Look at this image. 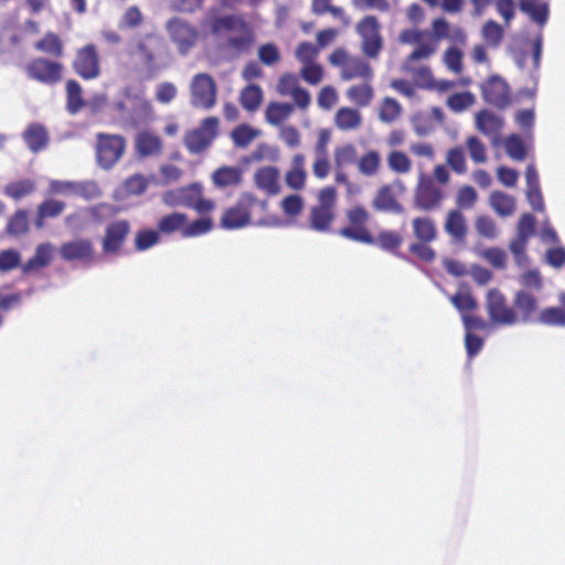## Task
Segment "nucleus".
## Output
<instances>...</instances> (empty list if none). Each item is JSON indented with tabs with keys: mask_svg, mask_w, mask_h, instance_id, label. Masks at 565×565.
I'll return each instance as SVG.
<instances>
[{
	"mask_svg": "<svg viewBox=\"0 0 565 565\" xmlns=\"http://www.w3.org/2000/svg\"><path fill=\"white\" fill-rule=\"evenodd\" d=\"M120 95L122 98L110 104V111L118 122L136 128L151 119V104L145 98L141 90L126 86L121 89Z\"/></svg>",
	"mask_w": 565,
	"mask_h": 565,
	"instance_id": "1",
	"label": "nucleus"
},
{
	"mask_svg": "<svg viewBox=\"0 0 565 565\" xmlns=\"http://www.w3.org/2000/svg\"><path fill=\"white\" fill-rule=\"evenodd\" d=\"M217 86L207 73L195 74L190 83V103L194 108L210 110L216 104Z\"/></svg>",
	"mask_w": 565,
	"mask_h": 565,
	"instance_id": "2",
	"label": "nucleus"
},
{
	"mask_svg": "<svg viewBox=\"0 0 565 565\" xmlns=\"http://www.w3.org/2000/svg\"><path fill=\"white\" fill-rule=\"evenodd\" d=\"M218 119L206 117L198 128L184 135V146L191 154H200L205 151L217 136Z\"/></svg>",
	"mask_w": 565,
	"mask_h": 565,
	"instance_id": "3",
	"label": "nucleus"
},
{
	"mask_svg": "<svg viewBox=\"0 0 565 565\" xmlns=\"http://www.w3.org/2000/svg\"><path fill=\"white\" fill-rule=\"evenodd\" d=\"M126 149V140L119 135H97L96 158L97 163L104 170L111 169L122 157Z\"/></svg>",
	"mask_w": 565,
	"mask_h": 565,
	"instance_id": "4",
	"label": "nucleus"
},
{
	"mask_svg": "<svg viewBox=\"0 0 565 565\" xmlns=\"http://www.w3.org/2000/svg\"><path fill=\"white\" fill-rule=\"evenodd\" d=\"M486 308L490 320L500 326H514L518 315L508 306L507 297L498 288H491L486 296Z\"/></svg>",
	"mask_w": 565,
	"mask_h": 565,
	"instance_id": "5",
	"label": "nucleus"
},
{
	"mask_svg": "<svg viewBox=\"0 0 565 565\" xmlns=\"http://www.w3.org/2000/svg\"><path fill=\"white\" fill-rule=\"evenodd\" d=\"M166 29L170 40L175 44L181 55H186L198 42V29L181 18L170 19L166 24Z\"/></svg>",
	"mask_w": 565,
	"mask_h": 565,
	"instance_id": "6",
	"label": "nucleus"
},
{
	"mask_svg": "<svg viewBox=\"0 0 565 565\" xmlns=\"http://www.w3.org/2000/svg\"><path fill=\"white\" fill-rule=\"evenodd\" d=\"M256 196L250 192L243 193L234 206L228 207L222 218L221 226L225 230H238L250 223V209Z\"/></svg>",
	"mask_w": 565,
	"mask_h": 565,
	"instance_id": "7",
	"label": "nucleus"
},
{
	"mask_svg": "<svg viewBox=\"0 0 565 565\" xmlns=\"http://www.w3.org/2000/svg\"><path fill=\"white\" fill-rule=\"evenodd\" d=\"M444 199L443 190L434 184L430 177L422 173L414 192V207L420 211H433L441 205Z\"/></svg>",
	"mask_w": 565,
	"mask_h": 565,
	"instance_id": "8",
	"label": "nucleus"
},
{
	"mask_svg": "<svg viewBox=\"0 0 565 565\" xmlns=\"http://www.w3.org/2000/svg\"><path fill=\"white\" fill-rule=\"evenodd\" d=\"M381 24L375 15H366L356 24V32L362 39V51L367 57H376L382 47Z\"/></svg>",
	"mask_w": 565,
	"mask_h": 565,
	"instance_id": "9",
	"label": "nucleus"
},
{
	"mask_svg": "<svg viewBox=\"0 0 565 565\" xmlns=\"http://www.w3.org/2000/svg\"><path fill=\"white\" fill-rule=\"evenodd\" d=\"M74 72L83 79H95L100 75V62L95 44H87L76 51L73 61Z\"/></svg>",
	"mask_w": 565,
	"mask_h": 565,
	"instance_id": "10",
	"label": "nucleus"
},
{
	"mask_svg": "<svg viewBox=\"0 0 565 565\" xmlns=\"http://www.w3.org/2000/svg\"><path fill=\"white\" fill-rule=\"evenodd\" d=\"M483 100L498 109H505L510 103V87L500 75H491L481 85Z\"/></svg>",
	"mask_w": 565,
	"mask_h": 565,
	"instance_id": "11",
	"label": "nucleus"
},
{
	"mask_svg": "<svg viewBox=\"0 0 565 565\" xmlns=\"http://www.w3.org/2000/svg\"><path fill=\"white\" fill-rule=\"evenodd\" d=\"M130 233V224L127 220H116L107 224L102 241V249L105 255L119 252Z\"/></svg>",
	"mask_w": 565,
	"mask_h": 565,
	"instance_id": "12",
	"label": "nucleus"
},
{
	"mask_svg": "<svg viewBox=\"0 0 565 565\" xmlns=\"http://www.w3.org/2000/svg\"><path fill=\"white\" fill-rule=\"evenodd\" d=\"M26 72L30 78L52 85L61 79L62 65L58 62L39 57L29 63Z\"/></svg>",
	"mask_w": 565,
	"mask_h": 565,
	"instance_id": "13",
	"label": "nucleus"
},
{
	"mask_svg": "<svg viewBox=\"0 0 565 565\" xmlns=\"http://www.w3.org/2000/svg\"><path fill=\"white\" fill-rule=\"evenodd\" d=\"M513 309L518 315V323H535L539 311V299L529 290L520 289L514 292Z\"/></svg>",
	"mask_w": 565,
	"mask_h": 565,
	"instance_id": "14",
	"label": "nucleus"
},
{
	"mask_svg": "<svg viewBox=\"0 0 565 565\" xmlns=\"http://www.w3.org/2000/svg\"><path fill=\"white\" fill-rule=\"evenodd\" d=\"M60 256L65 262L90 264L94 259V246L88 238H77L60 246Z\"/></svg>",
	"mask_w": 565,
	"mask_h": 565,
	"instance_id": "15",
	"label": "nucleus"
},
{
	"mask_svg": "<svg viewBox=\"0 0 565 565\" xmlns=\"http://www.w3.org/2000/svg\"><path fill=\"white\" fill-rule=\"evenodd\" d=\"M525 198L531 209L536 213L545 211V202L540 184V177L534 164H529L525 169Z\"/></svg>",
	"mask_w": 565,
	"mask_h": 565,
	"instance_id": "16",
	"label": "nucleus"
},
{
	"mask_svg": "<svg viewBox=\"0 0 565 565\" xmlns=\"http://www.w3.org/2000/svg\"><path fill=\"white\" fill-rule=\"evenodd\" d=\"M203 191V186L199 182H193L185 186L169 190L163 193L162 202L170 207H189L193 205L194 195Z\"/></svg>",
	"mask_w": 565,
	"mask_h": 565,
	"instance_id": "17",
	"label": "nucleus"
},
{
	"mask_svg": "<svg viewBox=\"0 0 565 565\" xmlns=\"http://www.w3.org/2000/svg\"><path fill=\"white\" fill-rule=\"evenodd\" d=\"M22 139L26 148L33 153H39L46 149L50 141L49 131L45 126L35 121L28 125L22 132Z\"/></svg>",
	"mask_w": 565,
	"mask_h": 565,
	"instance_id": "18",
	"label": "nucleus"
},
{
	"mask_svg": "<svg viewBox=\"0 0 565 565\" xmlns=\"http://www.w3.org/2000/svg\"><path fill=\"white\" fill-rule=\"evenodd\" d=\"M374 210L383 213L404 214V206L397 201L392 185L385 184L381 186L373 201Z\"/></svg>",
	"mask_w": 565,
	"mask_h": 565,
	"instance_id": "19",
	"label": "nucleus"
},
{
	"mask_svg": "<svg viewBox=\"0 0 565 565\" xmlns=\"http://www.w3.org/2000/svg\"><path fill=\"white\" fill-rule=\"evenodd\" d=\"M504 119L488 109H482L476 115V127L486 136H493V143L498 142V135L503 128Z\"/></svg>",
	"mask_w": 565,
	"mask_h": 565,
	"instance_id": "20",
	"label": "nucleus"
},
{
	"mask_svg": "<svg viewBox=\"0 0 565 565\" xmlns=\"http://www.w3.org/2000/svg\"><path fill=\"white\" fill-rule=\"evenodd\" d=\"M531 52L532 68L529 72V79L539 85L540 82V68L543 56L544 34L542 30H539L530 40H527Z\"/></svg>",
	"mask_w": 565,
	"mask_h": 565,
	"instance_id": "21",
	"label": "nucleus"
},
{
	"mask_svg": "<svg viewBox=\"0 0 565 565\" xmlns=\"http://www.w3.org/2000/svg\"><path fill=\"white\" fill-rule=\"evenodd\" d=\"M519 8L522 13L529 17V19L535 23L543 31L550 19V3L548 1H541L537 3L530 1H520Z\"/></svg>",
	"mask_w": 565,
	"mask_h": 565,
	"instance_id": "22",
	"label": "nucleus"
},
{
	"mask_svg": "<svg viewBox=\"0 0 565 565\" xmlns=\"http://www.w3.org/2000/svg\"><path fill=\"white\" fill-rule=\"evenodd\" d=\"M561 307H546L536 317L539 324L547 327H565V292L558 295Z\"/></svg>",
	"mask_w": 565,
	"mask_h": 565,
	"instance_id": "23",
	"label": "nucleus"
},
{
	"mask_svg": "<svg viewBox=\"0 0 565 565\" xmlns=\"http://www.w3.org/2000/svg\"><path fill=\"white\" fill-rule=\"evenodd\" d=\"M278 178L279 170L273 166L260 168L254 174L256 186L264 190L268 195H275L279 192Z\"/></svg>",
	"mask_w": 565,
	"mask_h": 565,
	"instance_id": "24",
	"label": "nucleus"
},
{
	"mask_svg": "<svg viewBox=\"0 0 565 565\" xmlns=\"http://www.w3.org/2000/svg\"><path fill=\"white\" fill-rule=\"evenodd\" d=\"M402 243L403 237L397 232L388 230L381 231L375 238V244H377L381 249L394 254L396 257L408 264H414L409 256L397 252V248L402 245Z\"/></svg>",
	"mask_w": 565,
	"mask_h": 565,
	"instance_id": "25",
	"label": "nucleus"
},
{
	"mask_svg": "<svg viewBox=\"0 0 565 565\" xmlns=\"http://www.w3.org/2000/svg\"><path fill=\"white\" fill-rule=\"evenodd\" d=\"M243 180V170L239 167L223 166L212 173L213 184L217 189L238 185Z\"/></svg>",
	"mask_w": 565,
	"mask_h": 565,
	"instance_id": "26",
	"label": "nucleus"
},
{
	"mask_svg": "<svg viewBox=\"0 0 565 565\" xmlns=\"http://www.w3.org/2000/svg\"><path fill=\"white\" fill-rule=\"evenodd\" d=\"M53 245L51 243H42L36 246L34 255L21 266L23 274L46 267L52 260Z\"/></svg>",
	"mask_w": 565,
	"mask_h": 565,
	"instance_id": "27",
	"label": "nucleus"
},
{
	"mask_svg": "<svg viewBox=\"0 0 565 565\" xmlns=\"http://www.w3.org/2000/svg\"><path fill=\"white\" fill-rule=\"evenodd\" d=\"M373 71L370 64L361 57H351L341 72V78L351 81L354 78L372 79Z\"/></svg>",
	"mask_w": 565,
	"mask_h": 565,
	"instance_id": "28",
	"label": "nucleus"
},
{
	"mask_svg": "<svg viewBox=\"0 0 565 565\" xmlns=\"http://www.w3.org/2000/svg\"><path fill=\"white\" fill-rule=\"evenodd\" d=\"M135 146L138 156L141 158L159 154L162 149L161 139L147 131L137 135Z\"/></svg>",
	"mask_w": 565,
	"mask_h": 565,
	"instance_id": "29",
	"label": "nucleus"
},
{
	"mask_svg": "<svg viewBox=\"0 0 565 565\" xmlns=\"http://www.w3.org/2000/svg\"><path fill=\"white\" fill-rule=\"evenodd\" d=\"M334 220V212L331 209L312 206L309 214V226L312 231L328 233L331 231V223Z\"/></svg>",
	"mask_w": 565,
	"mask_h": 565,
	"instance_id": "30",
	"label": "nucleus"
},
{
	"mask_svg": "<svg viewBox=\"0 0 565 565\" xmlns=\"http://www.w3.org/2000/svg\"><path fill=\"white\" fill-rule=\"evenodd\" d=\"M414 236L418 242L430 243L437 238V227L428 216L415 217L412 222Z\"/></svg>",
	"mask_w": 565,
	"mask_h": 565,
	"instance_id": "31",
	"label": "nucleus"
},
{
	"mask_svg": "<svg viewBox=\"0 0 565 565\" xmlns=\"http://www.w3.org/2000/svg\"><path fill=\"white\" fill-rule=\"evenodd\" d=\"M445 231L456 241H462L467 234V225L459 210H450L445 222Z\"/></svg>",
	"mask_w": 565,
	"mask_h": 565,
	"instance_id": "32",
	"label": "nucleus"
},
{
	"mask_svg": "<svg viewBox=\"0 0 565 565\" xmlns=\"http://www.w3.org/2000/svg\"><path fill=\"white\" fill-rule=\"evenodd\" d=\"M490 206L500 216H510L515 210V200L513 196L502 192L493 191L489 198Z\"/></svg>",
	"mask_w": 565,
	"mask_h": 565,
	"instance_id": "33",
	"label": "nucleus"
},
{
	"mask_svg": "<svg viewBox=\"0 0 565 565\" xmlns=\"http://www.w3.org/2000/svg\"><path fill=\"white\" fill-rule=\"evenodd\" d=\"M188 216L181 212H173L162 216L158 222V232L162 234L183 233Z\"/></svg>",
	"mask_w": 565,
	"mask_h": 565,
	"instance_id": "34",
	"label": "nucleus"
},
{
	"mask_svg": "<svg viewBox=\"0 0 565 565\" xmlns=\"http://www.w3.org/2000/svg\"><path fill=\"white\" fill-rule=\"evenodd\" d=\"M237 28L245 29L244 20L234 14L214 17L210 22L212 34H220L222 31H233Z\"/></svg>",
	"mask_w": 565,
	"mask_h": 565,
	"instance_id": "35",
	"label": "nucleus"
},
{
	"mask_svg": "<svg viewBox=\"0 0 565 565\" xmlns=\"http://www.w3.org/2000/svg\"><path fill=\"white\" fill-rule=\"evenodd\" d=\"M263 100V90L257 84L247 85L242 92L239 96L241 105L247 111H256Z\"/></svg>",
	"mask_w": 565,
	"mask_h": 565,
	"instance_id": "36",
	"label": "nucleus"
},
{
	"mask_svg": "<svg viewBox=\"0 0 565 565\" xmlns=\"http://www.w3.org/2000/svg\"><path fill=\"white\" fill-rule=\"evenodd\" d=\"M294 110V106L289 103L271 102L265 111L266 121L270 125L278 126Z\"/></svg>",
	"mask_w": 565,
	"mask_h": 565,
	"instance_id": "37",
	"label": "nucleus"
},
{
	"mask_svg": "<svg viewBox=\"0 0 565 565\" xmlns=\"http://www.w3.org/2000/svg\"><path fill=\"white\" fill-rule=\"evenodd\" d=\"M259 135L260 130L247 124H241L231 131V138L237 148H246Z\"/></svg>",
	"mask_w": 565,
	"mask_h": 565,
	"instance_id": "38",
	"label": "nucleus"
},
{
	"mask_svg": "<svg viewBox=\"0 0 565 565\" xmlns=\"http://www.w3.org/2000/svg\"><path fill=\"white\" fill-rule=\"evenodd\" d=\"M361 114L354 108L341 107L335 114V125L342 130L356 128L361 124Z\"/></svg>",
	"mask_w": 565,
	"mask_h": 565,
	"instance_id": "39",
	"label": "nucleus"
},
{
	"mask_svg": "<svg viewBox=\"0 0 565 565\" xmlns=\"http://www.w3.org/2000/svg\"><path fill=\"white\" fill-rule=\"evenodd\" d=\"M66 94H67V110L70 114H77L81 108L85 105V100L82 97V86L75 79H68L66 82Z\"/></svg>",
	"mask_w": 565,
	"mask_h": 565,
	"instance_id": "40",
	"label": "nucleus"
},
{
	"mask_svg": "<svg viewBox=\"0 0 565 565\" xmlns=\"http://www.w3.org/2000/svg\"><path fill=\"white\" fill-rule=\"evenodd\" d=\"M35 191V182L31 179L13 181L4 186V194L15 201L33 193Z\"/></svg>",
	"mask_w": 565,
	"mask_h": 565,
	"instance_id": "41",
	"label": "nucleus"
},
{
	"mask_svg": "<svg viewBox=\"0 0 565 565\" xmlns=\"http://www.w3.org/2000/svg\"><path fill=\"white\" fill-rule=\"evenodd\" d=\"M213 228V221L211 217H200L186 224L183 228L182 237H198L207 234Z\"/></svg>",
	"mask_w": 565,
	"mask_h": 565,
	"instance_id": "42",
	"label": "nucleus"
},
{
	"mask_svg": "<svg viewBox=\"0 0 565 565\" xmlns=\"http://www.w3.org/2000/svg\"><path fill=\"white\" fill-rule=\"evenodd\" d=\"M339 234L342 237L354 242L364 243L367 245L375 244L374 236L367 231L365 226H345L339 231Z\"/></svg>",
	"mask_w": 565,
	"mask_h": 565,
	"instance_id": "43",
	"label": "nucleus"
},
{
	"mask_svg": "<svg viewBox=\"0 0 565 565\" xmlns=\"http://www.w3.org/2000/svg\"><path fill=\"white\" fill-rule=\"evenodd\" d=\"M504 148L507 154L515 161H523L526 157L525 145L518 134H511L505 138Z\"/></svg>",
	"mask_w": 565,
	"mask_h": 565,
	"instance_id": "44",
	"label": "nucleus"
},
{
	"mask_svg": "<svg viewBox=\"0 0 565 565\" xmlns=\"http://www.w3.org/2000/svg\"><path fill=\"white\" fill-rule=\"evenodd\" d=\"M7 233L12 236H20L28 232V213L24 210H18L8 221Z\"/></svg>",
	"mask_w": 565,
	"mask_h": 565,
	"instance_id": "45",
	"label": "nucleus"
},
{
	"mask_svg": "<svg viewBox=\"0 0 565 565\" xmlns=\"http://www.w3.org/2000/svg\"><path fill=\"white\" fill-rule=\"evenodd\" d=\"M160 242L159 232L151 228H146L137 232L135 237V248L138 252H145Z\"/></svg>",
	"mask_w": 565,
	"mask_h": 565,
	"instance_id": "46",
	"label": "nucleus"
},
{
	"mask_svg": "<svg viewBox=\"0 0 565 565\" xmlns=\"http://www.w3.org/2000/svg\"><path fill=\"white\" fill-rule=\"evenodd\" d=\"M402 114L401 104L392 97H385L380 108L379 117L383 122H393L395 121Z\"/></svg>",
	"mask_w": 565,
	"mask_h": 565,
	"instance_id": "47",
	"label": "nucleus"
},
{
	"mask_svg": "<svg viewBox=\"0 0 565 565\" xmlns=\"http://www.w3.org/2000/svg\"><path fill=\"white\" fill-rule=\"evenodd\" d=\"M35 49L53 56H61L63 53V46L60 38L50 32L43 39L35 43Z\"/></svg>",
	"mask_w": 565,
	"mask_h": 565,
	"instance_id": "48",
	"label": "nucleus"
},
{
	"mask_svg": "<svg viewBox=\"0 0 565 565\" xmlns=\"http://www.w3.org/2000/svg\"><path fill=\"white\" fill-rule=\"evenodd\" d=\"M518 281L525 290L532 289L540 291L544 286L543 277L539 268L525 270L519 276Z\"/></svg>",
	"mask_w": 565,
	"mask_h": 565,
	"instance_id": "49",
	"label": "nucleus"
},
{
	"mask_svg": "<svg viewBox=\"0 0 565 565\" xmlns=\"http://www.w3.org/2000/svg\"><path fill=\"white\" fill-rule=\"evenodd\" d=\"M348 97L358 106H367L373 97V88L369 84L352 86L348 90Z\"/></svg>",
	"mask_w": 565,
	"mask_h": 565,
	"instance_id": "50",
	"label": "nucleus"
},
{
	"mask_svg": "<svg viewBox=\"0 0 565 565\" xmlns=\"http://www.w3.org/2000/svg\"><path fill=\"white\" fill-rule=\"evenodd\" d=\"M475 100V95L471 92L455 93L447 98V106L451 110L460 113L470 107Z\"/></svg>",
	"mask_w": 565,
	"mask_h": 565,
	"instance_id": "51",
	"label": "nucleus"
},
{
	"mask_svg": "<svg viewBox=\"0 0 565 565\" xmlns=\"http://www.w3.org/2000/svg\"><path fill=\"white\" fill-rule=\"evenodd\" d=\"M356 159V148L351 143L338 147L334 150V163L338 169H341L344 166L355 163Z\"/></svg>",
	"mask_w": 565,
	"mask_h": 565,
	"instance_id": "52",
	"label": "nucleus"
},
{
	"mask_svg": "<svg viewBox=\"0 0 565 565\" xmlns=\"http://www.w3.org/2000/svg\"><path fill=\"white\" fill-rule=\"evenodd\" d=\"M482 36L489 45L497 47L503 39V29L498 22L489 20L483 24Z\"/></svg>",
	"mask_w": 565,
	"mask_h": 565,
	"instance_id": "53",
	"label": "nucleus"
},
{
	"mask_svg": "<svg viewBox=\"0 0 565 565\" xmlns=\"http://www.w3.org/2000/svg\"><path fill=\"white\" fill-rule=\"evenodd\" d=\"M515 122L522 129L525 137L532 138L535 124V111L531 109H521L515 114Z\"/></svg>",
	"mask_w": 565,
	"mask_h": 565,
	"instance_id": "54",
	"label": "nucleus"
},
{
	"mask_svg": "<svg viewBox=\"0 0 565 565\" xmlns=\"http://www.w3.org/2000/svg\"><path fill=\"white\" fill-rule=\"evenodd\" d=\"M149 185L147 177L136 173L125 180L124 188L129 195H140L146 192Z\"/></svg>",
	"mask_w": 565,
	"mask_h": 565,
	"instance_id": "55",
	"label": "nucleus"
},
{
	"mask_svg": "<svg viewBox=\"0 0 565 565\" xmlns=\"http://www.w3.org/2000/svg\"><path fill=\"white\" fill-rule=\"evenodd\" d=\"M480 255L495 269H504L507 267L508 255L505 250L500 247L486 248Z\"/></svg>",
	"mask_w": 565,
	"mask_h": 565,
	"instance_id": "56",
	"label": "nucleus"
},
{
	"mask_svg": "<svg viewBox=\"0 0 565 565\" xmlns=\"http://www.w3.org/2000/svg\"><path fill=\"white\" fill-rule=\"evenodd\" d=\"M21 265V254L14 249H3L0 252V271L8 273Z\"/></svg>",
	"mask_w": 565,
	"mask_h": 565,
	"instance_id": "57",
	"label": "nucleus"
},
{
	"mask_svg": "<svg viewBox=\"0 0 565 565\" xmlns=\"http://www.w3.org/2000/svg\"><path fill=\"white\" fill-rule=\"evenodd\" d=\"M536 218L531 213H523L516 225V236L530 239L535 235Z\"/></svg>",
	"mask_w": 565,
	"mask_h": 565,
	"instance_id": "58",
	"label": "nucleus"
},
{
	"mask_svg": "<svg viewBox=\"0 0 565 565\" xmlns=\"http://www.w3.org/2000/svg\"><path fill=\"white\" fill-rule=\"evenodd\" d=\"M89 222L93 221L95 223H102L107 218H110L115 215L116 210L109 203H99L93 206L87 207Z\"/></svg>",
	"mask_w": 565,
	"mask_h": 565,
	"instance_id": "59",
	"label": "nucleus"
},
{
	"mask_svg": "<svg viewBox=\"0 0 565 565\" xmlns=\"http://www.w3.org/2000/svg\"><path fill=\"white\" fill-rule=\"evenodd\" d=\"M74 194L89 201L99 198L102 195V191L98 184L93 180L76 181Z\"/></svg>",
	"mask_w": 565,
	"mask_h": 565,
	"instance_id": "60",
	"label": "nucleus"
},
{
	"mask_svg": "<svg viewBox=\"0 0 565 565\" xmlns=\"http://www.w3.org/2000/svg\"><path fill=\"white\" fill-rule=\"evenodd\" d=\"M359 170L364 175H373L380 166L379 152L371 150L364 154L358 162Z\"/></svg>",
	"mask_w": 565,
	"mask_h": 565,
	"instance_id": "61",
	"label": "nucleus"
},
{
	"mask_svg": "<svg viewBox=\"0 0 565 565\" xmlns=\"http://www.w3.org/2000/svg\"><path fill=\"white\" fill-rule=\"evenodd\" d=\"M319 54V47L311 42L303 41L298 44L295 56L302 64L312 63Z\"/></svg>",
	"mask_w": 565,
	"mask_h": 565,
	"instance_id": "62",
	"label": "nucleus"
},
{
	"mask_svg": "<svg viewBox=\"0 0 565 565\" xmlns=\"http://www.w3.org/2000/svg\"><path fill=\"white\" fill-rule=\"evenodd\" d=\"M544 262L555 269L562 268L565 265V247L559 244L547 248L544 254Z\"/></svg>",
	"mask_w": 565,
	"mask_h": 565,
	"instance_id": "63",
	"label": "nucleus"
},
{
	"mask_svg": "<svg viewBox=\"0 0 565 565\" xmlns=\"http://www.w3.org/2000/svg\"><path fill=\"white\" fill-rule=\"evenodd\" d=\"M65 225L73 231H83L89 225L87 209H81L65 217Z\"/></svg>",
	"mask_w": 565,
	"mask_h": 565,
	"instance_id": "64",
	"label": "nucleus"
}]
</instances>
